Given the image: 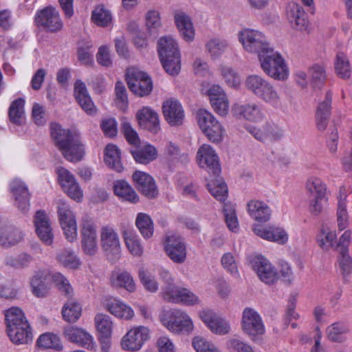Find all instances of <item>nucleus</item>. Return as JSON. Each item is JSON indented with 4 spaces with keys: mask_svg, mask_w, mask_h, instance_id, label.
<instances>
[{
    "mask_svg": "<svg viewBox=\"0 0 352 352\" xmlns=\"http://www.w3.org/2000/svg\"><path fill=\"white\" fill-rule=\"evenodd\" d=\"M197 158L200 167L206 169L216 178L207 183V188L210 194L220 201H224L228 197V186L219 177L221 167L219 157L214 150L208 144L202 145L198 150Z\"/></svg>",
    "mask_w": 352,
    "mask_h": 352,
    "instance_id": "obj_1",
    "label": "nucleus"
},
{
    "mask_svg": "<svg viewBox=\"0 0 352 352\" xmlns=\"http://www.w3.org/2000/svg\"><path fill=\"white\" fill-rule=\"evenodd\" d=\"M50 134L55 146L67 160L74 162L82 160L85 148L77 134L63 129L57 122L50 124Z\"/></svg>",
    "mask_w": 352,
    "mask_h": 352,
    "instance_id": "obj_2",
    "label": "nucleus"
},
{
    "mask_svg": "<svg viewBox=\"0 0 352 352\" xmlns=\"http://www.w3.org/2000/svg\"><path fill=\"white\" fill-rule=\"evenodd\" d=\"M7 333L16 344H28L32 341L31 327L21 309L12 307L5 313Z\"/></svg>",
    "mask_w": 352,
    "mask_h": 352,
    "instance_id": "obj_3",
    "label": "nucleus"
},
{
    "mask_svg": "<svg viewBox=\"0 0 352 352\" xmlns=\"http://www.w3.org/2000/svg\"><path fill=\"white\" fill-rule=\"evenodd\" d=\"M157 52L165 71L172 76L178 74L181 69V56L176 41L170 36L160 38Z\"/></svg>",
    "mask_w": 352,
    "mask_h": 352,
    "instance_id": "obj_4",
    "label": "nucleus"
},
{
    "mask_svg": "<svg viewBox=\"0 0 352 352\" xmlns=\"http://www.w3.org/2000/svg\"><path fill=\"white\" fill-rule=\"evenodd\" d=\"M246 89L260 100L273 107L281 104L280 96L274 85L265 78L256 74L250 75L245 82Z\"/></svg>",
    "mask_w": 352,
    "mask_h": 352,
    "instance_id": "obj_5",
    "label": "nucleus"
},
{
    "mask_svg": "<svg viewBox=\"0 0 352 352\" xmlns=\"http://www.w3.org/2000/svg\"><path fill=\"white\" fill-rule=\"evenodd\" d=\"M264 73L277 80H285L289 76V68L282 55L270 47L258 57Z\"/></svg>",
    "mask_w": 352,
    "mask_h": 352,
    "instance_id": "obj_6",
    "label": "nucleus"
},
{
    "mask_svg": "<svg viewBox=\"0 0 352 352\" xmlns=\"http://www.w3.org/2000/svg\"><path fill=\"white\" fill-rule=\"evenodd\" d=\"M305 188L312 197L309 200V211L311 214L318 215L328 203L327 184L319 177H310L306 181Z\"/></svg>",
    "mask_w": 352,
    "mask_h": 352,
    "instance_id": "obj_7",
    "label": "nucleus"
},
{
    "mask_svg": "<svg viewBox=\"0 0 352 352\" xmlns=\"http://www.w3.org/2000/svg\"><path fill=\"white\" fill-rule=\"evenodd\" d=\"M161 321L169 331L176 333H188L193 329L190 318L179 309L164 312L161 316Z\"/></svg>",
    "mask_w": 352,
    "mask_h": 352,
    "instance_id": "obj_8",
    "label": "nucleus"
},
{
    "mask_svg": "<svg viewBox=\"0 0 352 352\" xmlns=\"http://www.w3.org/2000/svg\"><path fill=\"white\" fill-rule=\"evenodd\" d=\"M197 116L200 129L210 142H219L223 140L224 129L210 112L199 109Z\"/></svg>",
    "mask_w": 352,
    "mask_h": 352,
    "instance_id": "obj_9",
    "label": "nucleus"
},
{
    "mask_svg": "<svg viewBox=\"0 0 352 352\" xmlns=\"http://www.w3.org/2000/svg\"><path fill=\"white\" fill-rule=\"evenodd\" d=\"M239 39L245 51L259 54L270 47L265 36L259 31L252 29H244L239 34Z\"/></svg>",
    "mask_w": 352,
    "mask_h": 352,
    "instance_id": "obj_10",
    "label": "nucleus"
},
{
    "mask_svg": "<svg viewBox=\"0 0 352 352\" xmlns=\"http://www.w3.org/2000/svg\"><path fill=\"white\" fill-rule=\"evenodd\" d=\"M126 81L129 89L136 95H148L153 89V82L146 73L137 68H130L126 72Z\"/></svg>",
    "mask_w": 352,
    "mask_h": 352,
    "instance_id": "obj_11",
    "label": "nucleus"
},
{
    "mask_svg": "<svg viewBox=\"0 0 352 352\" xmlns=\"http://www.w3.org/2000/svg\"><path fill=\"white\" fill-rule=\"evenodd\" d=\"M100 245L109 260L115 261L120 258L121 248L119 236L111 226H103L100 230Z\"/></svg>",
    "mask_w": 352,
    "mask_h": 352,
    "instance_id": "obj_12",
    "label": "nucleus"
},
{
    "mask_svg": "<svg viewBox=\"0 0 352 352\" xmlns=\"http://www.w3.org/2000/svg\"><path fill=\"white\" fill-rule=\"evenodd\" d=\"M246 131L256 140L261 142L265 141L277 142L283 136V131L281 127L272 121H267L262 127L248 125Z\"/></svg>",
    "mask_w": 352,
    "mask_h": 352,
    "instance_id": "obj_13",
    "label": "nucleus"
},
{
    "mask_svg": "<svg viewBox=\"0 0 352 352\" xmlns=\"http://www.w3.org/2000/svg\"><path fill=\"white\" fill-rule=\"evenodd\" d=\"M241 328L246 334L251 336L262 335L265 331L261 316L251 307H245L243 311Z\"/></svg>",
    "mask_w": 352,
    "mask_h": 352,
    "instance_id": "obj_14",
    "label": "nucleus"
},
{
    "mask_svg": "<svg viewBox=\"0 0 352 352\" xmlns=\"http://www.w3.org/2000/svg\"><path fill=\"white\" fill-rule=\"evenodd\" d=\"M81 246L86 254L94 255L98 250L96 228L93 219L83 218L81 226Z\"/></svg>",
    "mask_w": 352,
    "mask_h": 352,
    "instance_id": "obj_15",
    "label": "nucleus"
},
{
    "mask_svg": "<svg viewBox=\"0 0 352 352\" xmlns=\"http://www.w3.org/2000/svg\"><path fill=\"white\" fill-rule=\"evenodd\" d=\"M35 23L37 26L44 28L51 32H56L63 28V22L58 12L51 6L36 12Z\"/></svg>",
    "mask_w": 352,
    "mask_h": 352,
    "instance_id": "obj_16",
    "label": "nucleus"
},
{
    "mask_svg": "<svg viewBox=\"0 0 352 352\" xmlns=\"http://www.w3.org/2000/svg\"><path fill=\"white\" fill-rule=\"evenodd\" d=\"M56 172L58 183L68 196L77 202L81 201L83 197L82 190L70 171L63 167H59Z\"/></svg>",
    "mask_w": 352,
    "mask_h": 352,
    "instance_id": "obj_17",
    "label": "nucleus"
},
{
    "mask_svg": "<svg viewBox=\"0 0 352 352\" xmlns=\"http://www.w3.org/2000/svg\"><path fill=\"white\" fill-rule=\"evenodd\" d=\"M10 190L14 196V204L23 214L29 211L31 195L27 185L21 179H14L9 184Z\"/></svg>",
    "mask_w": 352,
    "mask_h": 352,
    "instance_id": "obj_18",
    "label": "nucleus"
},
{
    "mask_svg": "<svg viewBox=\"0 0 352 352\" xmlns=\"http://www.w3.org/2000/svg\"><path fill=\"white\" fill-rule=\"evenodd\" d=\"M149 338V329L140 326L131 329L122 338L121 346L126 351H138L141 349L145 341Z\"/></svg>",
    "mask_w": 352,
    "mask_h": 352,
    "instance_id": "obj_19",
    "label": "nucleus"
},
{
    "mask_svg": "<svg viewBox=\"0 0 352 352\" xmlns=\"http://www.w3.org/2000/svg\"><path fill=\"white\" fill-rule=\"evenodd\" d=\"M58 214L66 239L70 242L75 241L77 239V226L72 211L67 205L62 204L58 208Z\"/></svg>",
    "mask_w": 352,
    "mask_h": 352,
    "instance_id": "obj_20",
    "label": "nucleus"
},
{
    "mask_svg": "<svg viewBox=\"0 0 352 352\" xmlns=\"http://www.w3.org/2000/svg\"><path fill=\"white\" fill-rule=\"evenodd\" d=\"M252 267L259 279L267 285H272L278 280V275L272 263L262 256H256L252 261Z\"/></svg>",
    "mask_w": 352,
    "mask_h": 352,
    "instance_id": "obj_21",
    "label": "nucleus"
},
{
    "mask_svg": "<svg viewBox=\"0 0 352 352\" xmlns=\"http://www.w3.org/2000/svg\"><path fill=\"white\" fill-rule=\"evenodd\" d=\"M164 250L175 263H183L186 258V246L184 239L180 236H170L167 237L164 244Z\"/></svg>",
    "mask_w": 352,
    "mask_h": 352,
    "instance_id": "obj_22",
    "label": "nucleus"
},
{
    "mask_svg": "<svg viewBox=\"0 0 352 352\" xmlns=\"http://www.w3.org/2000/svg\"><path fill=\"white\" fill-rule=\"evenodd\" d=\"M285 15L287 21L294 29L300 31L307 29L308 16L300 4L289 2L286 7Z\"/></svg>",
    "mask_w": 352,
    "mask_h": 352,
    "instance_id": "obj_23",
    "label": "nucleus"
},
{
    "mask_svg": "<svg viewBox=\"0 0 352 352\" xmlns=\"http://www.w3.org/2000/svg\"><path fill=\"white\" fill-rule=\"evenodd\" d=\"M232 111L236 118L254 122H261L265 117L261 107L254 102L235 104Z\"/></svg>",
    "mask_w": 352,
    "mask_h": 352,
    "instance_id": "obj_24",
    "label": "nucleus"
},
{
    "mask_svg": "<svg viewBox=\"0 0 352 352\" xmlns=\"http://www.w3.org/2000/svg\"><path fill=\"white\" fill-rule=\"evenodd\" d=\"M162 112L166 121L170 126L182 124L185 114L181 103L177 100L170 98L164 102Z\"/></svg>",
    "mask_w": 352,
    "mask_h": 352,
    "instance_id": "obj_25",
    "label": "nucleus"
},
{
    "mask_svg": "<svg viewBox=\"0 0 352 352\" xmlns=\"http://www.w3.org/2000/svg\"><path fill=\"white\" fill-rule=\"evenodd\" d=\"M133 180L138 190L144 196L154 198L157 195L158 191L155 180L149 174L136 170L133 174Z\"/></svg>",
    "mask_w": 352,
    "mask_h": 352,
    "instance_id": "obj_26",
    "label": "nucleus"
},
{
    "mask_svg": "<svg viewBox=\"0 0 352 352\" xmlns=\"http://www.w3.org/2000/svg\"><path fill=\"white\" fill-rule=\"evenodd\" d=\"M34 223L38 238L46 245L53 243L54 235L49 219L45 210H38L34 217Z\"/></svg>",
    "mask_w": 352,
    "mask_h": 352,
    "instance_id": "obj_27",
    "label": "nucleus"
},
{
    "mask_svg": "<svg viewBox=\"0 0 352 352\" xmlns=\"http://www.w3.org/2000/svg\"><path fill=\"white\" fill-rule=\"evenodd\" d=\"M207 94L214 111L220 116H226L228 112L229 102L222 88L219 85H212Z\"/></svg>",
    "mask_w": 352,
    "mask_h": 352,
    "instance_id": "obj_28",
    "label": "nucleus"
},
{
    "mask_svg": "<svg viewBox=\"0 0 352 352\" xmlns=\"http://www.w3.org/2000/svg\"><path fill=\"white\" fill-rule=\"evenodd\" d=\"M199 316L212 332L219 335H225L229 332L230 328L227 321L212 311L203 310Z\"/></svg>",
    "mask_w": 352,
    "mask_h": 352,
    "instance_id": "obj_29",
    "label": "nucleus"
},
{
    "mask_svg": "<svg viewBox=\"0 0 352 352\" xmlns=\"http://www.w3.org/2000/svg\"><path fill=\"white\" fill-rule=\"evenodd\" d=\"M333 92L328 90L324 100L320 102L316 111V123L317 129L323 131L326 129L331 114Z\"/></svg>",
    "mask_w": 352,
    "mask_h": 352,
    "instance_id": "obj_30",
    "label": "nucleus"
},
{
    "mask_svg": "<svg viewBox=\"0 0 352 352\" xmlns=\"http://www.w3.org/2000/svg\"><path fill=\"white\" fill-rule=\"evenodd\" d=\"M74 96L81 108L89 116L96 113L97 109L87 91L86 85L81 80L74 83Z\"/></svg>",
    "mask_w": 352,
    "mask_h": 352,
    "instance_id": "obj_31",
    "label": "nucleus"
},
{
    "mask_svg": "<svg viewBox=\"0 0 352 352\" xmlns=\"http://www.w3.org/2000/svg\"><path fill=\"white\" fill-rule=\"evenodd\" d=\"M64 335L70 342L79 346L87 349H91L94 347V342L92 336L81 328L69 327L65 329Z\"/></svg>",
    "mask_w": 352,
    "mask_h": 352,
    "instance_id": "obj_32",
    "label": "nucleus"
},
{
    "mask_svg": "<svg viewBox=\"0 0 352 352\" xmlns=\"http://www.w3.org/2000/svg\"><path fill=\"white\" fill-rule=\"evenodd\" d=\"M140 126L153 133L160 129L157 113L149 107H143L136 115Z\"/></svg>",
    "mask_w": 352,
    "mask_h": 352,
    "instance_id": "obj_33",
    "label": "nucleus"
},
{
    "mask_svg": "<svg viewBox=\"0 0 352 352\" xmlns=\"http://www.w3.org/2000/svg\"><path fill=\"white\" fill-rule=\"evenodd\" d=\"M105 307L108 311L118 318L130 320L134 316L132 308L120 300L109 298L107 300Z\"/></svg>",
    "mask_w": 352,
    "mask_h": 352,
    "instance_id": "obj_34",
    "label": "nucleus"
},
{
    "mask_svg": "<svg viewBox=\"0 0 352 352\" xmlns=\"http://www.w3.org/2000/svg\"><path fill=\"white\" fill-rule=\"evenodd\" d=\"M248 211L250 217L258 222H267L271 218V209L263 201L258 200L249 201Z\"/></svg>",
    "mask_w": 352,
    "mask_h": 352,
    "instance_id": "obj_35",
    "label": "nucleus"
},
{
    "mask_svg": "<svg viewBox=\"0 0 352 352\" xmlns=\"http://www.w3.org/2000/svg\"><path fill=\"white\" fill-rule=\"evenodd\" d=\"M173 302H182L187 305H193L199 302L198 297L189 289L186 288H170L168 298Z\"/></svg>",
    "mask_w": 352,
    "mask_h": 352,
    "instance_id": "obj_36",
    "label": "nucleus"
},
{
    "mask_svg": "<svg viewBox=\"0 0 352 352\" xmlns=\"http://www.w3.org/2000/svg\"><path fill=\"white\" fill-rule=\"evenodd\" d=\"M30 286L32 294L38 298H44L48 294L50 286L47 278L42 272L35 273L31 279Z\"/></svg>",
    "mask_w": 352,
    "mask_h": 352,
    "instance_id": "obj_37",
    "label": "nucleus"
},
{
    "mask_svg": "<svg viewBox=\"0 0 352 352\" xmlns=\"http://www.w3.org/2000/svg\"><path fill=\"white\" fill-rule=\"evenodd\" d=\"M104 161L111 169L118 173L122 171L123 166L120 160V151L116 145L109 144L106 146Z\"/></svg>",
    "mask_w": 352,
    "mask_h": 352,
    "instance_id": "obj_38",
    "label": "nucleus"
},
{
    "mask_svg": "<svg viewBox=\"0 0 352 352\" xmlns=\"http://www.w3.org/2000/svg\"><path fill=\"white\" fill-rule=\"evenodd\" d=\"M176 25L186 41H192L195 36V31L190 19L184 13L177 14L175 16Z\"/></svg>",
    "mask_w": 352,
    "mask_h": 352,
    "instance_id": "obj_39",
    "label": "nucleus"
},
{
    "mask_svg": "<svg viewBox=\"0 0 352 352\" xmlns=\"http://www.w3.org/2000/svg\"><path fill=\"white\" fill-rule=\"evenodd\" d=\"M335 72L337 76L344 80L349 79L351 74V67L350 61L346 56L342 52H338L336 54L334 60Z\"/></svg>",
    "mask_w": 352,
    "mask_h": 352,
    "instance_id": "obj_40",
    "label": "nucleus"
},
{
    "mask_svg": "<svg viewBox=\"0 0 352 352\" xmlns=\"http://www.w3.org/2000/svg\"><path fill=\"white\" fill-rule=\"evenodd\" d=\"M113 192L118 197L131 203H136L139 199L135 191L124 180L117 181L114 184Z\"/></svg>",
    "mask_w": 352,
    "mask_h": 352,
    "instance_id": "obj_41",
    "label": "nucleus"
},
{
    "mask_svg": "<svg viewBox=\"0 0 352 352\" xmlns=\"http://www.w3.org/2000/svg\"><path fill=\"white\" fill-rule=\"evenodd\" d=\"M23 239L21 232L11 227H0V245L10 247L17 244Z\"/></svg>",
    "mask_w": 352,
    "mask_h": 352,
    "instance_id": "obj_42",
    "label": "nucleus"
},
{
    "mask_svg": "<svg viewBox=\"0 0 352 352\" xmlns=\"http://www.w3.org/2000/svg\"><path fill=\"white\" fill-rule=\"evenodd\" d=\"M95 324L100 336L105 340L111 338L113 322L110 316L104 314H98L94 318Z\"/></svg>",
    "mask_w": 352,
    "mask_h": 352,
    "instance_id": "obj_43",
    "label": "nucleus"
},
{
    "mask_svg": "<svg viewBox=\"0 0 352 352\" xmlns=\"http://www.w3.org/2000/svg\"><path fill=\"white\" fill-rule=\"evenodd\" d=\"M36 345L42 349H52L60 351L63 350V344L59 337L53 333L41 334L36 340Z\"/></svg>",
    "mask_w": 352,
    "mask_h": 352,
    "instance_id": "obj_44",
    "label": "nucleus"
},
{
    "mask_svg": "<svg viewBox=\"0 0 352 352\" xmlns=\"http://www.w3.org/2000/svg\"><path fill=\"white\" fill-rule=\"evenodd\" d=\"M131 155L137 163L146 164L156 158L157 151L155 148L147 144L140 149L131 151Z\"/></svg>",
    "mask_w": 352,
    "mask_h": 352,
    "instance_id": "obj_45",
    "label": "nucleus"
},
{
    "mask_svg": "<svg viewBox=\"0 0 352 352\" xmlns=\"http://www.w3.org/2000/svg\"><path fill=\"white\" fill-rule=\"evenodd\" d=\"M135 225L140 233L145 239H149L153 234V223L149 215L145 213H138L136 217Z\"/></svg>",
    "mask_w": 352,
    "mask_h": 352,
    "instance_id": "obj_46",
    "label": "nucleus"
},
{
    "mask_svg": "<svg viewBox=\"0 0 352 352\" xmlns=\"http://www.w3.org/2000/svg\"><path fill=\"white\" fill-rule=\"evenodd\" d=\"M25 103V101L22 98H16L11 102L8 110V116L12 123L16 125L21 124Z\"/></svg>",
    "mask_w": 352,
    "mask_h": 352,
    "instance_id": "obj_47",
    "label": "nucleus"
},
{
    "mask_svg": "<svg viewBox=\"0 0 352 352\" xmlns=\"http://www.w3.org/2000/svg\"><path fill=\"white\" fill-rule=\"evenodd\" d=\"M349 332L348 326L341 322H334L328 327L327 333L328 338L336 342H342L344 340V335Z\"/></svg>",
    "mask_w": 352,
    "mask_h": 352,
    "instance_id": "obj_48",
    "label": "nucleus"
},
{
    "mask_svg": "<svg viewBox=\"0 0 352 352\" xmlns=\"http://www.w3.org/2000/svg\"><path fill=\"white\" fill-rule=\"evenodd\" d=\"M91 21L98 26L107 27L112 21L111 14L103 6H98L92 12Z\"/></svg>",
    "mask_w": 352,
    "mask_h": 352,
    "instance_id": "obj_49",
    "label": "nucleus"
},
{
    "mask_svg": "<svg viewBox=\"0 0 352 352\" xmlns=\"http://www.w3.org/2000/svg\"><path fill=\"white\" fill-rule=\"evenodd\" d=\"M223 214L225 221L228 229L234 232H238L239 221L236 214V210L234 205L231 203H226L223 206Z\"/></svg>",
    "mask_w": 352,
    "mask_h": 352,
    "instance_id": "obj_50",
    "label": "nucleus"
},
{
    "mask_svg": "<svg viewBox=\"0 0 352 352\" xmlns=\"http://www.w3.org/2000/svg\"><path fill=\"white\" fill-rule=\"evenodd\" d=\"M112 284L116 287L125 288L128 292H133L135 289V284L131 274L126 272L118 274L112 277Z\"/></svg>",
    "mask_w": 352,
    "mask_h": 352,
    "instance_id": "obj_51",
    "label": "nucleus"
},
{
    "mask_svg": "<svg viewBox=\"0 0 352 352\" xmlns=\"http://www.w3.org/2000/svg\"><path fill=\"white\" fill-rule=\"evenodd\" d=\"M125 244L133 256H140L143 253V246L140 243L138 236L132 232L125 233L124 236Z\"/></svg>",
    "mask_w": 352,
    "mask_h": 352,
    "instance_id": "obj_52",
    "label": "nucleus"
},
{
    "mask_svg": "<svg viewBox=\"0 0 352 352\" xmlns=\"http://www.w3.org/2000/svg\"><path fill=\"white\" fill-rule=\"evenodd\" d=\"M62 315L66 321L69 322H76L81 315L80 304L74 302L66 303L62 309Z\"/></svg>",
    "mask_w": 352,
    "mask_h": 352,
    "instance_id": "obj_53",
    "label": "nucleus"
},
{
    "mask_svg": "<svg viewBox=\"0 0 352 352\" xmlns=\"http://www.w3.org/2000/svg\"><path fill=\"white\" fill-rule=\"evenodd\" d=\"M278 279L290 285L295 280V274L293 272L292 265L285 261H280L278 264Z\"/></svg>",
    "mask_w": 352,
    "mask_h": 352,
    "instance_id": "obj_54",
    "label": "nucleus"
},
{
    "mask_svg": "<svg viewBox=\"0 0 352 352\" xmlns=\"http://www.w3.org/2000/svg\"><path fill=\"white\" fill-rule=\"evenodd\" d=\"M57 259L65 267L72 269L78 268L80 264L79 258L72 251L68 250H64L58 254Z\"/></svg>",
    "mask_w": 352,
    "mask_h": 352,
    "instance_id": "obj_55",
    "label": "nucleus"
},
{
    "mask_svg": "<svg viewBox=\"0 0 352 352\" xmlns=\"http://www.w3.org/2000/svg\"><path fill=\"white\" fill-rule=\"evenodd\" d=\"M52 281L58 290L66 297L69 298L72 296L73 289L69 280L62 274L59 272L54 274Z\"/></svg>",
    "mask_w": 352,
    "mask_h": 352,
    "instance_id": "obj_56",
    "label": "nucleus"
},
{
    "mask_svg": "<svg viewBox=\"0 0 352 352\" xmlns=\"http://www.w3.org/2000/svg\"><path fill=\"white\" fill-rule=\"evenodd\" d=\"M116 99L115 102L117 107L124 109L128 105V98L125 85L121 81H117L115 86Z\"/></svg>",
    "mask_w": 352,
    "mask_h": 352,
    "instance_id": "obj_57",
    "label": "nucleus"
},
{
    "mask_svg": "<svg viewBox=\"0 0 352 352\" xmlns=\"http://www.w3.org/2000/svg\"><path fill=\"white\" fill-rule=\"evenodd\" d=\"M311 82L313 85L320 89L326 79V72L324 67L320 65H314L311 69Z\"/></svg>",
    "mask_w": 352,
    "mask_h": 352,
    "instance_id": "obj_58",
    "label": "nucleus"
},
{
    "mask_svg": "<svg viewBox=\"0 0 352 352\" xmlns=\"http://www.w3.org/2000/svg\"><path fill=\"white\" fill-rule=\"evenodd\" d=\"M139 278L144 288L150 292H155L158 289V283L150 273L143 268L139 270Z\"/></svg>",
    "mask_w": 352,
    "mask_h": 352,
    "instance_id": "obj_59",
    "label": "nucleus"
},
{
    "mask_svg": "<svg viewBox=\"0 0 352 352\" xmlns=\"http://www.w3.org/2000/svg\"><path fill=\"white\" fill-rule=\"evenodd\" d=\"M336 239L335 232L329 231L328 228H322L317 237L319 245L323 250H328L333 245V241Z\"/></svg>",
    "mask_w": 352,
    "mask_h": 352,
    "instance_id": "obj_60",
    "label": "nucleus"
},
{
    "mask_svg": "<svg viewBox=\"0 0 352 352\" xmlns=\"http://www.w3.org/2000/svg\"><path fill=\"white\" fill-rule=\"evenodd\" d=\"M228 44L224 40L211 39L207 44L206 48L211 56L216 58L225 51Z\"/></svg>",
    "mask_w": 352,
    "mask_h": 352,
    "instance_id": "obj_61",
    "label": "nucleus"
},
{
    "mask_svg": "<svg viewBox=\"0 0 352 352\" xmlns=\"http://www.w3.org/2000/svg\"><path fill=\"white\" fill-rule=\"evenodd\" d=\"M338 264L340 272L344 278L351 274L352 272V258L349 252H340Z\"/></svg>",
    "mask_w": 352,
    "mask_h": 352,
    "instance_id": "obj_62",
    "label": "nucleus"
},
{
    "mask_svg": "<svg viewBox=\"0 0 352 352\" xmlns=\"http://www.w3.org/2000/svg\"><path fill=\"white\" fill-rule=\"evenodd\" d=\"M192 346L197 352H220L213 344L201 337L193 339Z\"/></svg>",
    "mask_w": 352,
    "mask_h": 352,
    "instance_id": "obj_63",
    "label": "nucleus"
},
{
    "mask_svg": "<svg viewBox=\"0 0 352 352\" xmlns=\"http://www.w3.org/2000/svg\"><path fill=\"white\" fill-rule=\"evenodd\" d=\"M227 347L230 352H254L251 346L238 339L230 340Z\"/></svg>",
    "mask_w": 352,
    "mask_h": 352,
    "instance_id": "obj_64",
    "label": "nucleus"
}]
</instances>
